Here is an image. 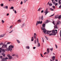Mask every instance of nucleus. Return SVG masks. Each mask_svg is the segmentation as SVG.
I'll use <instances>...</instances> for the list:
<instances>
[{
    "label": "nucleus",
    "instance_id": "25",
    "mask_svg": "<svg viewBox=\"0 0 61 61\" xmlns=\"http://www.w3.org/2000/svg\"><path fill=\"white\" fill-rule=\"evenodd\" d=\"M50 50L51 51H53V48H51L50 49Z\"/></svg>",
    "mask_w": 61,
    "mask_h": 61
},
{
    "label": "nucleus",
    "instance_id": "18",
    "mask_svg": "<svg viewBox=\"0 0 61 61\" xmlns=\"http://www.w3.org/2000/svg\"><path fill=\"white\" fill-rule=\"evenodd\" d=\"M49 12L48 11H46L45 12V15H47V14Z\"/></svg>",
    "mask_w": 61,
    "mask_h": 61
},
{
    "label": "nucleus",
    "instance_id": "3",
    "mask_svg": "<svg viewBox=\"0 0 61 61\" xmlns=\"http://www.w3.org/2000/svg\"><path fill=\"white\" fill-rule=\"evenodd\" d=\"M42 23V21H41V22L40 21H37L36 24V25L37 26L38 25V24H41Z\"/></svg>",
    "mask_w": 61,
    "mask_h": 61
},
{
    "label": "nucleus",
    "instance_id": "53",
    "mask_svg": "<svg viewBox=\"0 0 61 61\" xmlns=\"http://www.w3.org/2000/svg\"><path fill=\"white\" fill-rule=\"evenodd\" d=\"M34 43L35 44H36V40H35V41H34Z\"/></svg>",
    "mask_w": 61,
    "mask_h": 61
},
{
    "label": "nucleus",
    "instance_id": "34",
    "mask_svg": "<svg viewBox=\"0 0 61 61\" xmlns=\"http://www.w3.org/2000/svg\"><path fill=\"white\" fill-rule=\"evenodd\" d=\"M14 9V7L13 6H12V7H11V9Z\"/></svg>",
    "mask_w": 61,
    "mask_h": 61
},
{
    "label": "nucleus",
    "instance_id": "1",
    "mask_svg": "<svg viewBox=\"0 0 61 61\" xmlns=\"http://www.w3.org/2000/svg\"><path fill=\"white\" fill-rule=\"evenodd\" d=\"M14 46H12V45L10 46H9V48L8 49V50L9 51H10V52H11L12 51V48H14Z\"/></svg>",
    "mask_w": 61,
    "mask_h": 61
},
{
    "label": "nucleus",
    "instance_id": "44",
    "mask_svg": "<svg viewBox=\"0 0 61 61\" xmlns=\"http://www.w3.org/2000/svg\"><path fill=\"white\" fill-rule=\"evenodd\" d=\"M55 4V6H56V5H57L58 4L57 3H56Z\"/></svg>",
    "mask_w": 61,
    "mask_h": 61
},
{
    "label": "nucleus",
    "instance_id": "11",
    "mask_svg": "<svg viewBox=\"0 0 61 61\" xmlns=\"http://www.w3.org/2000/svg\"><path fill=\"white\" fill-rule=\"evenodd\" d=\"M7 47V45H3L2 46V47Z\"/></svg>",
    "mask_w": 61,
    "mask_h": 61
},
{
    "label": "nucleus",
    "instance_id": "22",
    "mask_svg": "<svg viewBox=\"0 0 61 61\" xmlns=\"http://www.w3.org/2000/svg\"><path fill=\"white\" fill-rule=\"evenodd\" d=\"M27 1H28V0H24L23 2L24 3H26Z\"/></svg>",
    "mask_w": 61,
    "mask_h": 61
},
{
    "label": "nucleus",
    "instance_id": "8",
    "mask_svg": "<svg viewBox=\"0 0 61 61\" xmlns=\"http://www.w3.org/2000/svg\"><path fill=\"white\" fill-rule=\"evenodd\" d=\"M5 36V34H2L1 35H0V37H3Z\"/></svg>",
    "mask_w": 61,
    "mask_h": 61
},
{
    "label": "nucleus",
    "instance_id": "35",
    "mask_svg": "<svg viewBox=\"0 0 61 61\" xmlns=\"http://www.w3.org/2000/svg\"><path fill=\"white\" fill-rule=\"evenodd\" d=\"M52 4L51 3H50L49 4V5L50 6H52Z\"/></svg>",
    "mask_w": 61,
    "mask_h": 61
},
{
    "label": "nucleus",
    "instance_id": "24",
    "mask_svg": "<svg viewBox=\"0 0 61 61\" xmlns=\"http://www.w3.org/2000/svg\"><path fill=\"white\" fill-rule=\"evenodd\" d=\"M61 18V15H60L58 17V19H60Z\"/></svg>",
    "mask_w": 61,
    "mask_h": 61
},
{
    "label": "nucleus",
    "instance_id": "5",
    "mask_svg": "<svg viewBox=\"0 0 61 61\" xmlns=\"http://www.w3.org/2000/svg\"><path fill=\"white\" fill-rule=\"evenodd\" d=\"M8 56L9 58V59H12V58H13L12 56H10V54L8 55Z\"/></svg>",
    "mask_w": 61,
    "mask_h": 61
},
{
    "label": "nucleus",
    "instance_id": "41",
    "mask_svg": "<svg viewBox=\"0 0 61 61\" xmlns=\"http://www.w3.org/2000/svg\"><path fill=\"white\" fill-rule=\"evenodd\" d=\"M24 25H25L24 24H23L22 26H21L22 28V27H24Z\"/></svg>",
    "mask_w": 61,
    "mask_h": 61
},
{
    "label": "nucleus",
    "instance_id": "38",
    "mask_svg": "<svg viewBox=\"0 0 61 61\" xmlns=\"http://www.w3.org/2000/svg\"><path fill=\"white\" fill-rule=\"evenodd\" d=\"M13 31V30H12L11 31H10V32H9V33H12V32Z\"/></svg>",
    "mask_w": 61,
    "mask_h": 61
},
{
    "label": "nucleus",
    "instance_id": "59",
    "mask_svg": "<svg viewBox=\"0 0 61 61\" xmlns=\"http://www.w3.org/2000/svg\"><path fill=\"white\" fill-rule=\"evenodd\" d=\"M10 43H11V42H8V44H9H9H10Z\"/></svg>",
    "mask_w": 61,
    "mask_h": 61
},
{
    "label": "nucleus",
    "instance_id": "23",
    "mask_svg": "<svg viewBox=\"0 0 61 61\" xmlns=\"http://www.w3.org/2000/svg\"><path fill=\"white\" fill-rule=\"evenodd\" d=\"M34 37H32V39H31V41H34Z\"/></svg>",
    "mask_w": 61,
    "mask_h": 61
},
{
    "label": "nucleus",
    "instance_id": "55",
    "mask_svg": "<svg viewBox=\"0 0 61 61\" xmlns=\"http://www.w3.org/2000/svg\"><path fill=\"white\" fill-rule=\"evenodd\" d=\"M48 8H47L46 9V11H47V10H48Z\"/></svg>",
    "mask_w": 61,
    "mask_h": 61
},
{
    "label": "nucleus",
    "instance_id": "15",
    "mask_svg": "<svg viewBox=\"0 0 61 61\" xmlns=\"http://www.w3.org/2000/svg\"><path fill=\"white\" fill-rule=\"evenodd\" d=\"M42 9V8H41L39 9L37 11H41Z\"/></svg>",
    "mask_w": 61,
    "mask_h": 61
},
{
    "label": "nucleus",
    "instance_id": "49",
    "mask_svg": "<svg viewBox=\"0 0 61 61\" xmlns=\"http://www.w3.org/2000/svg\"><path fill=\"white\" fill-rule=\"evenodd\" d=\"M39 42V41H38V38H37V43H38V42Z\"/></svg>",
    "mask_w": 61,
    "mask_h": 61
},
{
    "label": "nucleus",
    "instance_id": "17",
    "mask_svg": "<svg viewBox=\"0 0 61 61\" xmlns=\"http://www.w3.org/2000/svg\"><path fill=\"white\" fill-rule=\"evenodd\" d=\"M51 31H47V33L48 34H50V33L51 32Z\"/></svg>",
    "mask_w": 61,
    "mask_h": 61
},
{
    "label": "nucleus",
    "instance_id": "14",
    "mask_svg": "<svg viewBox=\"0 0 61 61\" xmlns=\"http://www.w3.org/2000/svg\"><path fill=\"white\" fill-rule=\"evenodd\" d=\"M3 8H5V9H7L8 8V6H4L3 7Z\"/></svg>",
    "mask_w": 61,
    "mask_h": 61
},
{
    "label": "nucleus",
    "instance_id": "12",
    "mask_svg": "<svg viewBox=\"0 0 61 61\" xmlns=\"http://www.w3.org/2000/svg\"><path fill=\"white\" fill-rule=\"evenodd\" d=\"M43 30V32L44 33H45H45H46V29H45V28L44 30Z\"/></svg>",
    "mask_w": 61,
    "mask_h": 61
},
{
    "label": "nucleus",
    "instance_id": "28",
    "mask_svg": "<svg viewBox=\"0 0 61 61\" xmlns=\"http://www.w3.org/2000/svg\"><path fill=\"white\" fill-rule=\"evenodd\" d=\"M52 35H54V34L53 33H51L49 34V36H52Z\"/></svg>",
    "mask_w": 61,
    "mask_h": 61
},
{
    "label": "nucleus",
    "instance_id": "33",
    "mask_svg": "<svg viewBox=\"0 0 61 61\" xmlns=\"http://www.w3.org/2000/svg\"><path fill=\"white\" fill-rule=\"evenodd\" d=\"M55 46H56V49H57V48H57V45H56V44L55 45Z\"/></svg>",
    "mask_w": 61,
    "mask_h": 61
},
{
    "label": "nucleus",
    "instance_id": "20",
    "mask_svg": "<svg viewBox=\"0 0 61 61\" xmlns=\"http://www.w3.org/2000/svg\"><path fill=\"white\" fill-rule=\"evenodd\" d=\"M17 22L18 23H20L21 22V20H18Z\"/></svg>",
    "mask_w": 61,
    "mask_h": 61
},
{
    "label": "nucleus",
    "instance_id": "16",
    "mask_svg": "<svg viewBox=\"0 0 61 61\" xmlns=\"http://www.w3.org/2000/svg\"><path fill=\"white\" fill-rule=\"evenodd\" d=\"M41 20H43L44 19V18L43 17V16L42 15L41 16Z\"/></svg>",
    "mask_w": 61,
    "mask_h": 61
},
{
    "label": "nucleus",
    "instance_id": "62",
    "mask_svg": "<svg viewBox=\"0 0 61 61\" xmlns=\"http://www.w3.org/2000/svg\"><path fill=\"white\" fill-rule=\"evenodd\" d=\"M60 32H61V33H60V36L61 37V30L60 31Z\"/></svg>",
    "mask_w": 61,
    "mask_h": 61
},
{
    "label": "nucleus",
    "instance_id": "60",
    "mask_svg": "<svg viewBox=\"0 0 61 61\" xmlns=\"http://www.w3.org/2000/svg\"><path fill=\"white\" fill-rule=\"evenodd\" d=\"M59 8H61V5H60L59 7Z\"/></svg>",
    "mask_w": 61,
    "mask_h": 61
},
{
    "label": "nucleus",
    "instance_id": "48",
    "mask_svg": "<svg viewBox=\"0 0 61 61\" xmlns=\"http://www.w3.org/2000/svg\"><path fill=\"white\" fill-rule=\"evenodd\" d=\"M55 18H58V17L57 16H55Z\"/></svg>",
    "mask_w": 61,
    "mask_h": 61
},
{
    "label": "nucleus",
    "instance_id": "56",
    "mask_svg": "<svg viewBox=\"0 0 61 61\" xmlns=\"http://www.w3.org/2000/svg\"><path fill=\"white\" fill-rule=\"evenodd\" d=\"M47 53V52H45L44 53V55H45V54H46Z\"/></svg>",
    "mask_w": 61,
    "mask_h": 61
},
{
    "label": "nucleus",
    "instance_id": "47",
    "mask_svg": "<svg viewBox=\"0 0 61 61\" xmlns=\"http://www.w3.org/2000/svg\"><path fill=\"white\" fill-rule=\"evenodd\" d=\"M15 12V14H16V13H17V12H16V10H15V12Z\"/></svg>",
    "mask_w": 61,
    "mask_h": 61
},
{
    "label": "nucleus",
    "instance_id": "21",
    "mask_svg": "<svg viewBox=\"0 0 61 61\" xmlns=\"http://www.w3.org/2000/svg\"><path fill=\"white\" fill-rule=\"evenodd\" d=\"M61 22L60 21H59V22H58L56 24V25H59V24H60Z\"/></svg>",
    "mask_w": 61,
    "mask_h": 61
},
{
    "label": "nucleus",
    "instance_id": "37",
    "mask_svg": "<svg viewBox=\"0 0 61 61\" xmlns=\"http://www.w3.org/2000/svg\"><path fill=\"white\" fill-rule=\"evenodd\" d=\"M52 3H53V4L54 5H55V4H56V2H54L53 1V2H52Z\"/></svg>",
    "mask_w": 61,
    "mask_h": 61
},
{
    "label": "nucleus",
    "instance_id": "27",
    "mask_svg": "<svg viewBox=\"0 0 61 61\" xmlns=\"http://www.w3.org/2000/svg\"><path fill=\"white\" fill-rule=\"evenodd\" d=\"M50 10L51 11H54V10H53V9L51 8H50Z\"/></svg>",
    "mask_w": 61,
    "mask_h": 61
},
{
    "label": "nucleus",
    "instance_id": "30",
    "mask_svg": "<svg viewBox=\"0 0 61 61\" xmlns=\"http://www.w3.org/2000/svg\"><path fill=\"white\" fill-rule=\"evenodd\" d=\"M2 54L3 56H5V54H4V53H2Z\"/></svg>",
    "mask_w": 61,
    "mask_h": 61
},
{
    "label": "nucleus",
    "instance_id": "29",
    "mask_svg": "<svg viewBox=\"0 0 61 61\" xmlns=\"http://www.w3.org/2000/svg\"><path fill=\"white\" fill-rule=\"evenodd\" d=\"M0 5L1 6H4V4H3V3H2Z\"/></svg>",
    "mask_w": 61,
    "mask_h": 61
},
{
    "label": "nucleus",
    "instance_id": "51",
    "mask_svg": "<svg viewBox=\"0 0 61 61\" xmlns=\"http://www.w3.org/2000/svg\"><path fill=\"white\" fill-rule=\"evenodd\" d=\"M21 5H22L23 4V1H21L20 3Z\"/></svg>",
    "mask_w": 61,
    "mask_h": 61
},
{
    "label": "nucleus",
    "instance_id": "36",
    "mask_svg": "<svg viewBox=\"0 0 61 61\" xmlns=\"http://www.w3.org/2000/svg\"><path fill=\"white\" fill-rule=\"evenodd\" d=\"M1 22L2 23H5V21L3 20H2L1 21Z\"/></svg>",
    "mask_w": 61,
    "mask_h": 61
},
{
    "label": "nucleus",
    "instance_id": "42",
    "mask_svg": "<svg viewBox=\"0 0 61 61\" xmlns=\"http://www.w3.org/2000/svg\"><path fill=\"white\" fill-rule=\"evenodd\" d=\"M13 27V25H12L11 26H10V28H12V27Z\"/></svg>",
    "mask_w": 61,
    "mask_h": 61
},
{
    "label": "nucleus",
    "instance_id": "39",
    "mask_svg": "<svg viewBox=\"0 0 61 61\" xmlns=\"http://www.w3.org/2000/svg\"><path fill=\"white\" fill-rule=\"evenodd\" d=\"M49 22V21L48 20H46V22L47 23H48Z\"/></svg>",
    "mask_w": 61,
    "mask_h": 61
},
{
    "label": "nucleus",
    "instance_id": "63",
    "mask_svg": "<svg viewBox=\"0 0 61 61\" xmlns=\"http://www.w3.org/2000/svg\"><path fill=\"white\" fill-rule=\"evenodd\" d=\"M53 8H55V7L54 6H53Z\"/></svg>",
    "mask_w": 61,
    "mask_h": 61
},
{
    "label": "nucleus",
    "instance_id": "40",
    "mask_svg": "<svg viewBox=\"0 0 61 61\" xmlns=\"http://www.w3.org/2000/svg\"><path fill=\"white\" fill-rule=\"evenodd\" d=\"M3 44V43L2 42L1 43H0V46H2V45Z\"/></svg>",
    "mask_w": 61,
    "mask_h": 61
},
{
    "label": "nucleus",
    "instance_id": "50",
    "mask_svg": "<svg viewBox=\"0 0 61 61\" xmlns=\"http://www.w3.org/2000/svg\"><path fill=\"white\" fill-rule=\"evenodd\" d=\"M55 15V14H53V15H51V16H54Z\"/></svg>",
    "mask_w": 61,
    "mask_h": 61
},
{
    "label": "nucleus",
    "instance_id": "52",
    "mask_svg": "<svg viewBox=\"0 0 61 61\" xmlns=\"http://www.w3.org/2000/svg\"><path fill=\"white\" fill-rule=\"evenodd\" d=\"M53 24H54V25H55V21H53Z\"/></svg>",
    "mask_w": 61,
    "mask_h": 61
},
{
    "label": "nucleus",
    "instance_id": "64",
    "mask_svg": "<svg viewBox=\"0 0 61 61\" xmlns=\"http://www.w3.org/2000/svg\"><path fill=\"white\" fill-rule=\"evenodd\" d=\"M55 61H58V60H57V59H56L55 60Z\"/></svg>",
    "mask_w": 61,
    "mask_h": 61
},
{
    "label": "nucleus",
    "instance_id": "10",
    "mask_svg": "<svg viewBox=\"0 0 61 61\" xmlns=\"http://www.w3.org/2000/svg\"><path fill=\"white\" fill-rule=\"evenodd\" d=\"M47 54H48L49 53V48H48L47 49Z\"/></svg>",
    "mask_w": 61,
    "mask_h": 61
},
{
    "label": "nucleus",
    "instance_id": "19",
    "mask_svg": "<svg viewBox=\"0 0 61 61\" xmlns=\"http://www.w3.org/2000/svg\"><path fill=\"white\" fill-rule=\"evenodd\" d=\"M37 46L38 47H39V46H40V43H38Z\"/></svg>",
    "mask_w": 61,
    "mask_h": 61
},
{
    "label": "nucleus",
    "instance_id": "57",
    "mask_svg": "<svg viewBox=\"0 0 61 61\" xmlns=\"http://www.w3.org/2000/svg\"><path fill=\"white\" fill-rule=\"evenodd\" d=\"M15 56V54H14L12 55V56Z\"/></svg>",
    "mask_w": 61,
    "mask_h": 61
},
{
    "label": "nucleus",
    "instance_id": "61",
    "mask_svg": "<svg viewBox=\"0 0 61 61\" xmlns=\"http://www.w3.org/2000/svg\"><path fill=\"white\" fill-rule=\"evenodd\" d=\"M36 49V47H33V49Z\"/></svg>",
    "mask_w": 61,
    "mask_h": 61
},
{
    "label": "nucleus",
    "instance_id": "6",
    "mask_svg": "<svg viewBox=\"0 0 61 61\" xmlns=\"http://www.w3.org/2000/svg\"><path fill=\"white\" fill-rule=\"evenodd\" d=\"M52 33L54 34V35H55L56 34L55 30H53L52 31Z\"/></svg>",
    "mask_w": 61,
    "mask_h": 61
},
{
    "label": "nucleus",
    "instance_id": "32",
    "mask_svg": "<svg viewBox=\"0 0 61 61\" xmlns=\"http://www.w3.org/2000/svg\"><path fill=\"white\" fill-rule=\"evenodd\" d=\"M16 41H17V42L18 43H20V41L18 40H17Z\"/></svg>",
    "mask_w": 61,
    "mask_h": 61
},
{
    "label": "nucleus",
    "instance_id": "43",
    "mask_svg": "<svg viewBox=\"0 0 61 61\" xmlns=\"http://www.w3.org/2000/svg\"><path fill=\"white\" fill-rule=\"evenodd\" d=\"M2 49L1 48H0V53L1 52V51H2Z\"/></svg>",
    "mask_w": 61,
    "mask_h": 61
},
{
    "label": "nucleus",
    "instance_id": "4",
    "mask_svg": "<svg viewBox=\"0 0 61 61\" xmlns=\"http://www.w3.org/2000/svg\"><path fill=\"white\" fill-rule=\"evenodd\" d=\"M8 58L6 57L5 58H3L2 60V61H6V59H7Z\"/></svg>",
    "mask_w": 61,
    "mask_h": 61
},
{
    "label": "nucleus",
    "instance_id": "26",
    "mask_svg": "<svg viewBox=\"0 0 61 61\" xmlns=\"http://www.w3.org/2000/svg\"><path fill=\"white\" fill-rule=\"evenodd\" d=\"M26 49H29L30 47L29 46H27L26 47Z\"/></svg>",
    "mask_w": 61,
    "mask_h": 61
},
{
    "label": "nucleus",
    "instance_id": "54",
    "mask_svg": "<svg viewBox=\"0 0 61 61\" xmlns=\"http://www.w3.org/2000/svg\"><path fill=\"white\" fill-rule=\"evenodd\" d=\"M59 4H61V2L60 1H59Z\"/></svg>",
    "mask_w": 61,
    "mask_h": 61
},
{
    "label": "nucleus",
    "instance_id": "13",
    "mask_svg": "<svg viewBox=\"0 0 61 61\" xmlns=\"http://www.w3.org/2000/svg\"><path fill=\"white\" fill-rule=\"evenodd\" d=\"M56 28H58L57 26V25H55L54 26V29H56Z\"/></svg>",
    "mask_w": 61,
    "mask_h": 61
},
{
    "label": "nucleus",
    "instance_id": "45",
    "mask_svg": "<svg viewBox=\"0 0 61 61\" xmlns=\"http://www.w3.org/2000/svg\"><path fill=\"white\" fill-rule=\"evenodd\" d=\"M41 56L42 57H43V56L42 55V54L41 53Z\"/></svg>",
    "mask_w": 61,
    "mask_h": 61
},
{
    "label": "nucleus",
    "instance_id": "2",
    "mask_svg": "<svg viewBox=\"0 0 61 61\" xmlns=\"http://www.w3.org/2000/svg\"><path fill=\"white\" fill-rule=\"evenodd\" d=\"M42 27H41V29L42 30H45V26H46V24L44 23L42 24Z\"/></svg>",
    "mask_w": 61,
    "mask_h": 61
},
{
    "label": "nucleus",
    "instance_id": "7",
    "mask_svg": "<svg viewBox=\"0 0 61 61\" xmlns=\"http://www.w3.org/2000/svg\"><path fill=\"white\" fill-rule=\"evenodd\" d=\"M52 61H53L55 59V56H53L52 57Z\"/></svg>",
    "mask_w": 61,
    "mask_h": 61
},
{
    "label": "nucleus",
    "instance_id": "9",
    "mask_svg": "<svg viewBox=\"0 0 61 61\" xmlns=\"http://www.w3.org/2000/svg\"><path fill=\"white\" fill-rule=\"evenodd\" d=\"M36 33H34V39H36Z\"/></svg>",
    "mask_w": 61,
    "mask_h": 61
},
{
    "label": "nucleus",
    "instance_id": "46",
    "mask_svg": "<svg viewBox=\"0 0 61 61\" xmlns=\"http://www.w3.org/2000/svg\"><path fill=\"white\" fill-rule=\"evenodd\" d=\"M45 37H46V38L47 40H48V38H47V36H45Z\"/></svg>",
    "mask_w": 61,
    "mask_h": 61
},
{
    "label": "nucleus",
    "instance_id": "31",
    "mask_svg": "<svg viewBox=\"0 0 61 61\" xmlns=\"http://www.w3.org/2000/svg\"><path fill=\"white\" fill-rule=\"evenodd\" d=\"M2 51H3V52H5V50L4 49H2Z\"/></svg>",
    "mask_w": 61,
    "mask_h": 61
},
{
    "label": "nucleus",
    "instance_id": "58",
    "mask_svg": "<svg viewBox=\"0 0 61 61\" xmlns=\"http://www.w3.org/2000/svg\"><path fill=\"white\" fill-rule=\"evenodd\" d=\"M43 12H44V10H42L41 11V13H43Z\"/></svg>",
    "mask_w": 61,
    "mask_h": 61
}]
</instances>
